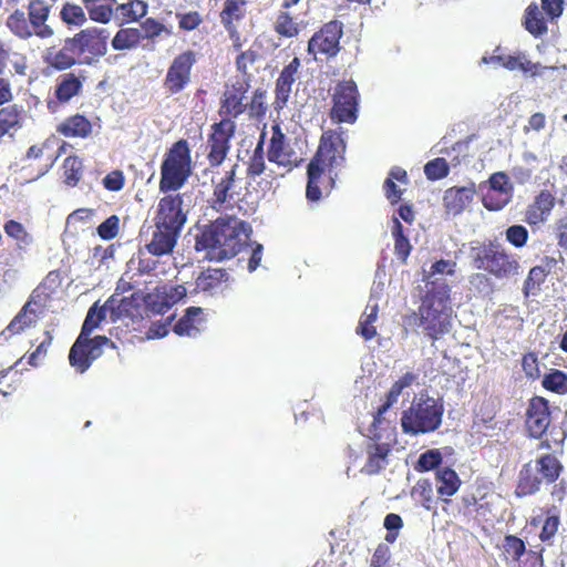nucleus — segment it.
<instances>
[{"instance_id":"obj_26","label":"nucleus","mask_w":567,"mask_h":567,"mask_svg":"<svg viewBox=\"0 0 567 567\" xmlns=\"http://www.w3.org/2000/svg\"><path fill=\"white\" fill-rule=\"evenodd\" d=\"M40 298L34 290L30 296L29 300L23 305L21 310L17 313V316L11 320L7 329L12 334H18L24 331L27 328L31 327L38 318V310L42 307L41 302L37 300Z\"/></svg>"},{"instance_id":"obj_34","label":"nucleus","mask_w":567,"mask_h":567,"mask_svg":"<svg viewBox=\"0 0 567 567\" xmlns=\"http://www.w3.org/2000/svg\"><path fill=\"white\" fill-rule=\"evenodd\" d=\"M416 380L413 372L404 373L398 381H395L385 395V401L377 409L374 414L373 424L380 423L383 414L398 402L399 396L405 388L412 385Z\"/></svg>"},{"instance_id":"obj_55","label":"nucleus","mask_w":567,"mask_h":567,"mask_svg":"<svg viewBox=\"0 0 567 567\" xmlns=\"http://www.w3.org/2000/svg\"><path fill=\"white\" fill-rule=\"evenodd\" d=\"M442 461L443 457L439 450H429L419 456L414 468L420 473L437 470L441 468Z\"/></svg>"},{"instance_id":"obj_14","label":"nucleus","mask_w":567,"mask_h":567,"mask_svg":"<svg viewBox=\"0 0 567 567\" xmlns=\"http://www.w3.org/2000/svg\"><path fill=\"white\" fill-rule=\"evenodd\" d=\"M249 87L250 83H248V81L239 80L233 82L230 85H226L218 110V114L221 118L234 121L246 112L247 103H245V100Z\"/></svg>"},{"instance_id":"obj_50","label":"nucleus","mask_w":567,"mask_h":567,"mask_svg":"<svg viewBox=\"0 0 567 567\" xmlns=\"http://www.w3.org/2000/svg\"><path fill=\"white\" fill-rule=\"evenodd\" d=\"M260 59L258 50L249 48L246 51H240L237 55L235 64L236 70L244 76L243 81H251V74L249 68L252 66Z\"/></svg>"},{"instance_id":"obj_42","label":"nucleus","mask_w":567,"mask_h":567,"mask_svg":"<svg viewBox=\"0 0 567 567\" xmlns=\"http://www.w3.org/2000/svg\"><path fill=\"white\" fill-rule=\"evenodd\" d=\"M524 25L534 37H539L547 32V23L537 4L532 3L527 7Z\"/></svg>"},{"instance_id":"obj_4","label":"nucleus","mask_w":567,"mask_h":567,"mask_svg":"<svg viewBox=\"0 0 567 567\" xmlns=\"http://www.w3.org/2000/svg\"><path fill=\"white\" fill-rule=\"evenodd\" d=\"M343 131L328 130L320 137L319 146L307 166L308 194L310 198H318L317 182L324 169L333 172L344 164L347 143Z\"/></svg>"},{"instance_id":"obj_23","label":"nucleus","mask_w":567,"mask_h":567,"mask_svg":"<svg viewBox=\"0 0 567 567\" xmlns=\"http://www.w3.org/2000/svg\"><path fill=\"white\" fill-rule=\"evenodd\" d=\"M85 76L74 72L63 73L58 78L54 96L61 104L70 102L74 96L81 94Z\"/></svg>"},{"instance_id":"obj_58","label":"nucleus","mask_w":567,"mask_h":567,"mask_svg":"<svg viewBox=\"0 0 567 567\" xmlns=\"http://www.w3.org/2000/svg\"><path fill=\"white\" fill-rule=\"evenodd\" d=\"M337 178V171L328 172V169H324L323 173L318 178L317 188L319 192L318 198H310L308 194V187L306 188V197L309 202H319L323 194H329L331 189L334 187Z\"/></svg>"},{"instance_id":"obj_38","label":"nucleus","mask_w":567,"mask_h":567,"mask_svg":"<svg viewBox=\"0 0 567 567\" xmlns=\"http://www.w3.org/2000/svg\"><path fill=\"white\" fill-rule=\"evenodd\" d=\"M249 0H225L219 13L220 22L225 29L236 28L246 17V7Z\"/></svg>"},{"instance_id":"obj_29","label":"nucleus","mask_w":567,"mask_h":567,"mask_svg":"<svg viewBox=\"0 0 567 567\" xmlns=\"http://www.w3.org/2000/svg\"><path fill=\"white\" fill-rule=\"evenodd\" d=\"M148 12V4L144 0H128L125 3L115 4L114 20L120 25L138 22Z\"/></svg>"},{"instance_id":"obj_32","label":"nucleus","mask_w":567,"mask_h":567,"mask_svg":"<svg viewBox=\"0 0 567 567\" xmlns=\"http://www.w3.org/2000/svg\"><path fill=\"white\" fill-rule=\"evenodd\" d=\"M229 275L221 268H207L195 280L196 289L203 292L216 293L227 286Z\"/></svg>"},{"instance_id":"obj_44","label":"nucleus","mask_w":567,"mask_h":567,"mask_svg":"<svg viewBox=\"0 0 567 567\" xmlns=\"http://www.w3.org/2000/svg\"><path fill=\"white\" fill-rule=\"evenodd\" d=\"M379 307L378 305H368L365 311L361 316L359 324L357 327V333L360 334L364 340H371L377 336V328L373 323L378 319Z\"/></svg>"},{"instance_id":"obj_36","label":"nucleus","mask_w":567,"mask_h":567,"mask_svg":"<svg viewBox=\"0 0 567 567\" xmlns=\"http://www.w3.org/2000/svg\"><path fill=\"white\" fill-rule=\"evenodd\" d=\"M532 462L538 475L546 484H553L557 482L564 470L561 462L550 453L540 455Z\"/></svg>"},{"instance_id":"obj_5","label":"nucleus","mask_w":567,"mask_h":567,"mask_svg":"<svg viewBox=\"0 0 567 567\" xmlns=\"http://www.w3.org/2000/svg\"><path fill=\"white\" fill-rule=\"evenodd\" d=\"M473 267L496 279H507L519 274L520 265L515 255L496 240L477 241L471 246Z\"/></svg>"},{"instance_id":"obj_11","label":"nucleus","mask_w":567,"mask_h":567,"mask_svg":"<svg viewBox=\"0 0 567 567\" xmlns=\"http://www.w3.org/2000/svg\"><path fill=\"white\" fill-rule=\"evenodd\" d=\"M81 64L92 65L107 53L109 33L102 28H86L71 37Z\"/></svg>"},{"instance_id":"obj_21","label":"nucleus","mask_w":567,"mask_h":567,"mask_svg":"<svg viewBox=\"0 0 567 567\" xmlns=\"http://www.w3.org/2000/svg\"><path fill=\"white\" fill-rule=\"evenodd\" d=\"M271 131L272 134L267 148L268 161L279 166H290L293 162V151L287 143L285 133L278 124H275Z\"/></svg>"},{"instance_id":"obj_61","label":"nucleus","mask_w":567,"mask_h":567,"mask_svg":"<svg viewBox=\"0 0 567 567\" xmlns=\"http://www.w3.org/2000/svg\"><path fill=\"white\" fill-rule=\"evenodd\" d=\"M511 199L512 198H506V196H503L501 193L487 188L486 193L483 195L482 203L487 210L497 212L504 208Z\"/></svg>"},{"instance_id":"obj_56","label":"nucleus","mask_w":567,"mask_h":567,"mask_svg":"<svg viewBox=\"0 0 567 567\" xmlns=\"http://www.w3.org/2000/svg\"><path fill=\"white\" fill-rule=\"evenodd\" d=\"M450 173V166L445 158L436 157L424 165V174L429 181L445 178Z\"/></svg>"},{"instance_id":"obj_37","label":"nucleus","mask_w":567,"mask_h":567,"mask_svg":"<svg viewBox=\"0 0 567 567\" xmlns=\"http://www.w3.org/2000/svg\"><path fill=\"white\" fill-rule=\"evenodd\" d=\"M265 138L266 133L262 132L255 148L248 153V158L245 162L246 165V177L248 179H256L262 175L266 171L265 161Z\"/></svg>"},{"instance_id":"obj_46","label":"nucleus","mask_w":567,"mask_h":567,"mask_svg":"<svg viewBox=\"0 0 567 567\" xmlns=\"http://www.w3.org/2000/svg\"><path fill=\"white\" fill-rule=\"evenodd\" d=\"M3 230L8 237L16 241L18 249H25L33 241L32 236L28 233L25 227L14 219L6 221Z\"/></svg>"},{"instance_id":"obj_54","label":"nucleus","mask_w":567,"mask_h":567,"mask_svg":"<svg viewBox=\"0 0 567 567\" xmlns=\"http://www.w3.org/2000/svg\"><path fill=\"white\" fill-rule=\"evenodd\" d=\"M140 30L143 33L144 39L154 41L162 34L166 37L172 35L171 29H168L163 22L155 18H146L142 23Z\"/></svg>"},{"instance_id":"obj_8","label":"nucleus","mask_w":567,"mask_h":567,"mask_svg":"<svg viewBox=\"0 0 567 567\" xmlns=\"http://www.w3.org/2000/svg\"><path fill=\"white\" fill-rule=\"evenodd\" d=\"M330 118L336 123L353 124L358 118L360 93L353 80L338 81L331 89Z\"/></svg>"},{"instance_id":"obj_1","label":"nucleus","mask_w":567,"mask_h":567,"mask_svg":"<svg viewBox=\"0 0 567 567\" xmlns=\"http://www.w3.org/2000/svg\"><path fill=\"white\" fill-rule=\"evenodd\" d=\"M403 324L414 331L420 329L432 343L450 333L453 307L449 285L431 281L417 309L403 317Z\"/></svg>"},{"instance_id":"obj_31","label":"nucleus","mask_w":567,"mask_h":567,"mask_svg":"<svg viewBox=\"0 0 567 567\" xmlns=\"http://www.w3.org/2000/svg\"><path fill=\"white\" fill-rule=\"evenodd\" d=\"M92 123L83 114H74L64 118L58 126L56 132L71 138H86L92 134Z\"/></svg>"},{"instance_id":"obj_40","label":"nucleus","mask_w":567,"mask_h":567,"mask_svg":"<svg viewBox=\"0 0 567 567\" xmlns=\"http://www.w3.org/2000/svg\"><path fill=\"white\" fill-rule=\"evenodd\" d=\"M6 25L12 34L21 40H28L35 35L29 19L25 17L24 12L19 9H16L8 16Z\"/></svg>"},{"instance_id":"obj_2","label":"nucleus","mask_w":567,"mask_h":567,"mask_svg":"<svg viewBox=\"0 0 567 567\" xmlns=\"http://www.w3.org/2000/svg\"><path fill=\"white\" fill-rule=\"evenodd\" d=\"M251 227L235 217H218L196 236L195 249L205 250L209 260L223 261L238 255L248 244Z\"/></svg>"},{"instance_id":"obj_19","label":"nucleus","mask_w":567,"mask_h":567,"mask_svg":"<svg viewBox=\"0 0 567 567\" xmlns=\"http://www.w3.org/2000/svg\"><path fill=\"white\" fill-rule=\"evenodd\" d=\"M390 442H379L372 440L365 446L367 461L362 467V472L367 475H378L389 465V456L393 450Z\"/></svg>"},{"instance_id":"obj_22","label":"nucleus","mask_w":567,"mask_h":567,"mask_svg":"<svg viewBox=\"0 0 567 567\" xmlns=\"http://www.w3.org/2000/svg\"><path fill=\"white\" fill-rule=\"evenodd\" d=\"M52 6L45 0H31L28 4V19L35 37L49 39L54 34L53 29L47 24Z\"/></svg>"},{"instance_id":"obj_3","label":"nucleus","mask_w":567,"mask_h":567,"mask_svg":"<svg viewBox=\"0 0 567 567\" xmlns=\"http://www.w3.org/2000/svg\"><path fill=\"white\" fill-rule=\"evenodd\" d=\"M551 414L547 399L534 395L528 400L524 414V430L527 437L540 440L538 450H553L565 441L566 433L560 426L553 424Z\"/></svg>"},{"instance_id":"obj_39","label":"nucleus","mask_w":567,"mask_h":567,"mask_svg":"<svg viewBox=\"0 0 567 567\" xmlns=\"http://www.w3.org/2000/svg\"><path fill=\"white\" fill-rule=\"evenodd\" d=\"M89 18L97 23L106 24L114 19L116 0H83Z\"/></svg>"},{"instance_id":"obj_45","label":"nucleus","mask_w":567,"mask_h":567,"mask_svg":"<svg viewBox=\"0 0 567 567\" xmlns=\"http://www.w3.org/2000/svg\"><path fill=\"white\" fill-rule=\"evenodd\" d=\"M392 236L394 238V252L402 262H405L412 246L409 238L404 235L401 221L395 217L393 218Z\"/></svg>"},{"instance_id":"obj_53","label":"nucleus","mask_w":567,"mask_h":567,"mask_svg":"<svg viewBox=\"0 0 567 567\" xmlns=\"http://www.w3.org/2000/svg\"><path fill=\"white\" fill-rule=\"evenodd\" d=\"M61 20L69 25L81 27L86 22L83 8L79 4L66 2L60 11Z\"/></svg>"},{"instance_id":"obj_52","label":"nucleus","mask_w":567,"mask_h":567,"mask_svg":"<svg viewBox=\"0 0 567 567\" xmlns=\"http://www.w3.org/2000/svg\"><path fill=\"white\" fill-rule=\"evenodd\" d=\"M547 272L543 266L532 267L524 281V295L526 297L529 295H536L539 291L540 285L545 282Z\"/></svg>"},{"instance_id":"obj_60","label":"nucleus","mask_w":567,"mask_h":567,"mask_svg":"<svg viewBox=\"0 0 567 567\" xmlns=\"http://www.w3.org/2000/svg\"><path fill=\"white\" fill-rule=\"evenodd\" d=\"M504 550L513 560L518 561L526 551V546L523 539L515 535H506L503 544Z\"/></svg>"},{"instance_id":"obj_64","label":"nucleus","mask_w":567,"mask_h":567,"mask_svg":"<svg viewBox=\"0 0 567 567\" xmlns=\"http://www.w3.org/2000/svg\"><path fill=\"white\" fill-rule=\"evenodd\" d=\"M507 241L516 248H522L528 240V230L523 225H513L506 229Z\"/></svg>"},{"instance_id":"obj_18","label":"nucleus","mask_w":567,"mask_h":567,"mask_svg":"<svg viewBox=\"0 0 567 567\" xmlns=\"http://www.w3.org/2000/svg\"><path fill=\"white\" fill-rule=\"evenodd\" d=\"M476 185L474 182L465 186H453L447 188L443 195V206L447 214L461 215L473 202L476 194Z\"/></svg>"},{"instance_id":"obj_12","label":"nucleus","mask_w":567,"mask_h":567,"mask_svg":"<svg viewBox=\"0 0 567 567\" xmlns=\"http://www.w3.org/2000/svg\"><path fill=\"white\" fill-rule=\"evenodd\" d=\"M236 123L229 118H220L210 126L207 138V161L212 167L223 164L230 151V141L236 133Z\"/></svg>"},{"instance_id":"obj_6","label":"nucleus","mask_w":567,"mask_h":567,"mask_svg":"<svg viewBox=\"0 0 567 567\" xmlns=\"http://www.w3.org/2000/svg\"><path fill=\"white\" fill-rule=\"evenodd\" d=\"M443 405L426 393L414 398L409 409L402 412L403 433L419 435L437 430L442 423Z\"/></svg>"},{"instance_id":"obj_10","label":"nucleus","mask_w":567,"mask_h":567,"mask_svg":"<svg viewBox=\"0 0 567 567\" xmlns=\"http://www.w3.org/2000/svg\"><path fill=\"white\" fill-rule=\"evenodd\" d=\"M196 63L197 54L193 50L183 51L172 60L163 80V87L168 95L179 94L192 83Z\"/></svg>"},{"instance_id":"obj_51","label":"nucleus","mask_w":567,"mask_h":567,"mask_svg":"<svg viewBox=\"0 0 567 567\" xmlns=\"http://www.w3.org/2000/svg\"><path fill=\"white\" fill-rule=\"evenodd\" d=\"M542 384L550 392L565 394L567 393V374L561 370L553 369L544 375Z\"/></svg>"},{"instance_id":"obj_7","label":"nucleus","mask_w":567,"mask_h":567,"mask_svg":"<svg viewBox=\"0 0 567 567\" xmlns=\"http://www.w3.org/2000/svg\"><path fill=\"white\" fill-rule=\"evenodd\" d=\"M192 174L189 144L181 138L167 151L161 165L159 190L163 193L179 189Z\"/></svg>"},{"instance_id":"obj_57","label":"nucleus","mask_w":567,"mask_h":567,"mask_svg":"<svg viewBox=\"0 0 567 567\" xmlns=\"http://www.w3.org/2000/svg\"><path fill=\"white\" fill-rule=\"evenodd\" d=\"M488 188L501 193L506 198L513 197V185L509 183V178L504 172L493 173L488 178Z\"/></svg>"},{"instance_id":"obj_59","label":"nucleus","mask_w":567,"mask_h":567,"mask_svg":"<svg viewBox=\"0 0 567 567\" xmlns=\"http://www.w3.org/2000/svg\"><path fill=\"white\" fill-rule=\"evenodd\" d=\"M178 28L182 31L190 32L196 30L204 21L198 11L177 12Z\"/></svg>"},{"instance_id":"obj_47","label":"nucleus","mask_w":567,"mask_h":567,"mask_svg":"<svg viewBox=\"0 0 567 567\" xmlns=\"http://www.w3.org/2000/svg\"><path fill=\"white\" fill-rule=\"evenodd\" d=\"M21 110L17 104L0 110V138L10 130L20 127Z\"/></svg>"},{"instance_id":"obj_30","label":"nucleus","mask_w":567,"mask_h":567,"mask_svg":"<svg viewBox=\"0 0 567 567\" xmlns=\"http://www.w3.org/2000/svg\"><path fill=\"white\" fill-rule=\"evenodd\" d=\"M554 206L555 197L549 190L543 189L527 207L526 221L529 225H537L545 221Z\"/></svg>"},{"instance_id":"obj_35","label":"nucleus","mask_w":567,"mask_h":567,"mask_svg":"<svg viewBox=\"0 0 567 567\" xmlns=\"http://www.w3.org/2000/svg\"><path fill=\"white\" fill-rule=\"evenodd\" d=\"M144 40L143 33L138 28L121 27L111 40V47L114 51L136 50Z\"/></svg>"},{"instance_id":"obj_25","label":"nucleus","mask_w":567,"mask_h":567,"mask_svg":"<svg viewBox=\"0 0 567 567\" xmlns=\"http://www.w3.org/2000/svg\"><path fill=\"white\" fill-rule=\"evenodd\" d=\"M181 231L172 228H163L155 225L151 241L146 245L147 251L153 256L168 255L173 251Z\"/></svg>"},{"instance_id":"obj_28","label":"nucleus","mask_w":567,"mask_h":567,"mask_svg":"<svg viewBox=\"0 0 567 567\" xmlns=\"http://www.w3.org/2000/svg\"><path fill=\"white\" fill-rule=\"evenodd\" d=\"M435 484L439 496L445 504H449L450 497L460 489L462 481L453 468L444 466L435 471Z\"/></svg>"},{"instance_id":"obj_62","label":"nucleus","mask_w":567,"mask_h":567,"mask_svg":"<svg viewBox=\"0 0 567 567\" xmlns=\"http://www.w3.org/2000/svg\"><path fill=\"white\" fill-rule=\"evenodd\" d=\"M266 100V91L262 89H257L254 91L251 100L247 103V110L251 116L261 117L267 112V106L265 103Z\"/></svg>"},{"instance_id":"obj_63","label":"nucleus","mask_w":567,"mask_h":567,"mask_svg":"<svg viewBox=\"0 0 567 567\" xmlns=\"http://www.w3.org/2000/svg\"><path fill=\"white\" fill-rule=\"evenodd\" d=\"M118 229L120 218L116 215H112L99 225L96 230L101 239L111 240L117 236Z\"/></svg>"},{"instance_id":"obj_27","label":"nucleus","mask_w":567,"mask_h":567,"mask_svg":"<svg viewBox=\"0 0 567 567\" xmlns=\"http://www.w3.org/2000/svg\"><path fill=\"white\" fill-rule=\"evenodd\" d=\"M542 483L543 480L538 475L533 462H527L519 470L514 494L518 498L534 495L540 491Z\"/></svg>"},{"instance_id":"obj_15","label":"nucleus","mask_w":567,"mask_h":567,"mask_svg":"<svg viewBox=\"0 0 567 567\" xmlns=\"http://www.w3.org/2000/svg\"><path fill=\"white\" fill-rule=\"evenodd\" d=\"M47 69L64 72L76 64H81L75 45L71 37L65 38L61 45H51L42 54Z\"/></svg>"},{"instance_id":"obj_49","label":"nucleus","mask_w":567,"mask_h":567,"mask_svg":"<svg viewBox=\"0 0 567 567\" xmlns=\"http://www.w3.org/2000/svg\"><path fill=\"white\" fill-rule=\"evenodd\" d=\"M274 29L277 34L285 38H295L300 32L299 24L287 11L277 14Z\"/></svg>"},{"instance_id":"obj_17","label":"nucleus","mask_w":567,"mask_h":567,"mask_svg":"<svg viewBox=\"0 0 567 567\" xmlns=\"http://www.w3.org/2000/svg\"><path fill=\"white\" fill-rule=\"evenodd\" d=\"M300 68L299 58L295 56L284 69L281 70L278 79L275 83V100L274 109L281 111L287 106L292 91V85L297 80V74Z\"/></svg>"},{"instance_id":"obj_24","label":"nucleus","mask_w":567,"mask_h":567,"mask_svg":"<svg viewBox=\"0 0 567 567\" xmlns=\"http://www.w3.org/2000/svg\"><path fill=\"white\" fill-rule=\"evenodd\" d=\"M205 323L204 310L200 307H189L184 316L174 324L173 331L179 337L195 338Z\"/></svg>"},{"instance_id":"obj_13","label":"nucleus","mask_w":567,"mask_h":567,"mask_svg":"<svg viewBox=\"0 0 567 567\" xmlns=\"http://www.w3.org/2000/svg\"><path fill=\"white\" fill-rule=\"evenodd\" d=\"M343 35V24L339 20L324 23L308 41V53L317 59L318 54L331 59L341 50L340 39Z\"/></svg>"},{"instance_id":"obj_48","label":"nucleus","mask_w":567,"mask_h":567,"mask_svg":"<svg viewBox=\"0 0 567 567\" xmlns=\"http://www.w3.org/2000/svg\"><path fill=\"white\" fill-rule=\"evenodd\" d=\"M109 308H106V302L99 307L97 302L93 303V306L89 309L85 320L82 324L80 334L82 336H91V333L99 328L101 322L106 318V312Z\"/></svg>"},{"instance_id":"obj_43","label":"nucleus","mask_w":567,"mask_h":567,"mask_svg":"<svg viewBox=\"0 0 567 567\" xmlns=\"http://www.w3.org/2000/svg\"><path fill=\"white\" fill-rule=\"evenodd\" d=\"M498 64L509 71L520 70L524 73H530L533 75L538 74L539 64L533 63L527 60L524 55H498Z\"/></svg>"},{"instance_id":"obj_20","label":"nucleus","mask_w":567,"mask_h":567,"mask_svg":"<svg viewBox=\"0 0 567 567\" xmlns=\"http://www.w3.org/2000/svg\"><path fill=\"white\" fill-rule=\"evenodd\" d=\"M237 165H233L229 171L218 179L213 181V207L217 210L233 207L235 203V179Z\"/></svg>"},{"instance_id":"obj_16","label":"nucleus","mask_w":567,"mask_h":567,"mask_svg":"<svg viewBox=\"0 0 567 567\" xmlns=\"http://www.w3.org/2000/svg\"><path fill=\"white\" fill-rule=\"evenodd\" d=\"M182 206L183 197L179 194L162 197L158 202L154 218L155 225L181 231L186 223V214L183 212Z\"/></svg>"},{"instance_id":"obj_41","label":"nucleus","mask_w":567,"mask_h":567,"mask_svg":"<svg viewBox=\"0 0 567 567\" xmlns=\"http://www.w3.org/2000/svg\"><path fill=\"white\" fill-rule=\"evenodd\" d=\"M63 182L69 187H75L83 176L84 165L76 155L68 156L62 164Z\"/></svg>"},{"instance_id":"obj_9","label":"nucleus","mask_w":567,"mask_h":567,"mask_svg":"<svg viewBox=\"0 0 567 567\" xmlns=\"http://www.w3.org/2000/svg\"><path fill=\"white\" fill-rule=\"evenodd\" d=\"M110 347L115 349V343L106 336L79 334L69 352V362L79 373L86 372L92 363L102 355L103 348Z\"/></svg>"},{"instance_id":"obj_33","label":"nucleus","mask_w":567,"mask_h":567,"mask_svg":"<svg viewBox=\"0 0 567 567\" xmlns=\"http://www.w3.org/2000/svg\"><path fill=\"white\" fill-rule=\"evenodd\" d=\"M106 308H109L113 321L122 318L134 319L141 316V305L138 298L134 295L124 297L121 300L112 296L106 300Z\"/></svg>"}]
</instances>
